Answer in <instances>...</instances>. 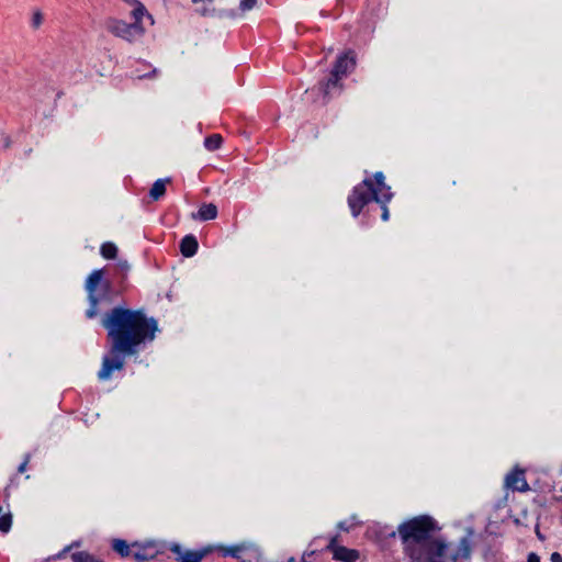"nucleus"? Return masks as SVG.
Wrapping results in <instances>:
<instances>
[{
    "instance_id": "1",
    "label": "nucleus",
    "mask_w": 562,
    "mask_h": 562,
    "mask_svg": "<svg viewBox=\"0 0 562 562\" xmlns=\"http://www.w3.org/2000/svg\"><path fill=\"white\" fill-rule=\"evenodd\" d=\"M102 326L106 329L111 341L110 355L102 359L98 372L100 381H108L115 371H122L125 357L138 351L142 346L150 344L156 338L158 323L148 317L144 310H132L116 306L102 317Z\"/></svg>"
},
{
    "instance_id": "2",
    "label": "nucleus",
    "mask_w": 562,
    "mask_h": 562,
    "mask_svg": "<svg viewBox=\"0 0 562 562\" xmlns=\"http://www.w3.org/2000/svg\"><path fill=\"white\" fill-rule=\"evenodd\" d=\"M393 193L391 187L385 183V177L382 171L373 175V178H366L356 186L348 196V205L353 217H357L362 209L372 201L381 205L382 220L385 222L390 217L387 203L392 200Z\"/></svg>"
},
{
    "instance_id": "3",
    "label": "nucleus",
    "mask_w": 562,
    "mask_h": 562,
    "mask_svg": "<svg viewBox=\"0 0 562 562\" xmlns=\"http://www.w3.org/2000/svg\"><path fill=\"white\" fill-rule=\"evenodd\" d=\"M440 531L441 527L432 516L418 515L400 524L396 531L393 530L387 536L394 538L398 535L403 552L406 553L408 548L426 542Z\"/></svg>"
},
{
    "instance_id": "4",
    "label": "nucleus",
    "mask_w": 562,
    "mask_h": 562,
    "mask_svg": "<svg viewBox=\"0 0 562 562\" xmlns=\"http://www.w3.org/2000/svg\"><path fill=\"white\" fill-rule=\"evenodd\" d=\"M85 290L88 295L89 307L86 311L88 318H94L99 314L101 303H111L113 289L111 282L105 279L104 270H93L87 278Z\"/></svg>"
},
{
    "instance_id": "5",
    "label": "nucleus",
    "mask_w": 562,
    "mask_h": 562,
    "mask_svg": "<svg viewBox=\"0 0 562 562\" xmlns=\"http://www.w3.org/2000/svg\"><path fill=\"white\" fill-rule=\"evenodd\" d=\"M449 543L442 537H434L407 549L404 553L412 562H446Z\"/></svg>"
},
{
    "instance_id": "6",
    "label": "nucleus",
    "mask_w": 562,
    "mask_h": 562,
    "mask_svg": "<svg viewBox=\"0 0 562 562\" xmlns=\"http://www.w3.org/2000/svg\"><path fill=\"white\" fill-rule=\"evenodd\" d=\"M145 15H132L133 22L127 23L117 18H110L106 20V30L115 37L122 38L128 43H134L142 38L145 34V27L142 20Z\"/></svg>"
},
{
    "instance_id": "7",
    "label": "nucleus",
    "mask_w": 562,
    "mask_h": 562,
    "mask_svg": "<svg viewBox=\"0 0 562 562\" xmlns=\"http://www.w3.org/2000/svg\"><path fill=\"white\" fill-rule=\"evenodd\" d=\"M356 67V57L352 52L344 53L337 57V60L326 82L322 83L319 89L324 98H328L333 89H339V81L346 77Z\"/></svg>"
},
{
    "instance_id": "8",
    "label": "nucleus",
    "mask_w": 562,
    "mask_h": 562,
    "mask_svg": "<svg viewBox=\"0 0 562 562\" xmlns=\"http://www.w3.org/2000/svg\"><path fill=\"white\" fill-rule=\"evenodd\" d=\"M505 487L513 492H527L530 490L529 484L525 477V470L515 467L505 476Z\"/></svg>"
},
{
    "instance_id": "9",
    "label": "nucleus",
    "mask_w": 562,
    "mask_h": 562,
    "mask_svg": "<svg viewBox=\"0 0 562 562\" xmlns=\"http://www.w3.org/2000/svg\"><path fill=\"white\" fill-rule=\"evenodd\" d=\"M132 548L134 549L133 557L137 562L153 560L160 553L157 544L153 541L146 543L133 542Z\"/></svg>"
},
{
    "instance_id": "10",
    "label": "nucleus",
    "mask_w": 562,
    "mask_h": 562,
    "mask_svg": "<svg viewBox=\"0 0 562 562\" xmlns=\"http://www.w3.org/2000/svg\"><path fill=\"white\" fill-rule=\"evenodd\" d=\"M170 551L176 554L177 562H202L196 550H182L178 543H173Z\"/></svg>"
},
{
    "instance_id": "11",
    "label": "nucleus",
    "mask_w": 562,
    "mask_h": 562,
    "mask_svg": "<svg viewBox=\"0 0 562 562\" xmlns=\"http://www.w3.org/2000/svg\"><path fill=\"white\" fill-rule=\"evenodd\" d=\"M218 211L217 206L213 203H204L202 204L196 213L192 214L193 220H198L201 222L215 220L217 217Z\"/></svg>"
},
{
    "instance_id": "12",
    "label": "nucleus",
    "mask_w": 562,
    "mask_h": 562,
    "mask_svg": "<svg viewBox=\"0 0 562 562\" xmlns=\"http://www.w3.org/2000/svg\"><path fill=\"white\" fill-rule=\"evenodd\" d=\"M360 557V553L356 549H350L341 546L340 548H336L333 552V558L337 561L341 562H356Z\"/></svg>"
},
{
    "instance_id": "13",
    "label": "nucleus",
    "mask_w": 562,
    "mask_h": 562,
    "mask_svg": "<svg viewBox=\"0 0 562 562\" xmlns=\"http://www.w3.org/2000/svg\"><path fill=\"white\" fill-rule=\"evenodd\" d=\"M198 240L193 235H187L181 239L180 251L187 258L194 256L198 251Z\"/></svg>"
},
{
    "instance_id": "14",
    "label": "nucleus",
    "mask_w": 562,
    "mask_h": 562,
    "mask_svg": "<svg viewBox=\"0 0 562 562\" xmlns=\"http://www.w3.org/2000/svg\"><path fill=\"white\" fill-rule=\"evenodd\" d=\"M471 543L467 537H463L458 544V550L453 553L450 559L452 562H457L459 559L468 560L471 557Z\"/></svg>"
},
{
    "instance_id": "15",
    "label": "nucleus",
    "mask_w": 562,
    "mask_h": 562,
    "mask_svg": "<svg viewBox=\"0 0 562 562\" xmlns=\"http://www.w3.org/2000/svg\"><path fill=\"white\" fill-rule=\"evenodd\" d=\"M171 179L170 178H162V179H157L150 191H149V196L154 200V201H157L159 200L161 196L165 195L166 193V184L168 182H170Z\"/></svg>"
},
{
    "instance_id": "16",
    "label": "nucleus",
    "mask_w": 562,
    "mask_h": 562,
    "mask_svg": "<svg viewBox=\"0 0 562 562\" xmlns=\"http://www.w3.org/2000/svg\"><path fill=\"white\" fill-rule=\"evenodd\" d=\"M112 549L120 554L122 558H127L132 553V544L130 546L123 539H114L112 541Z\"/></svg>"
},
{
    "instance_id": "17",
    "label": "nucleus",
    "mask_w": 562,
    "mask_h": 562,
    "mask_svg": "<svg viewBox=\"0 0 562 562\" xmlns=\"http://www.w3.org/2000/svg\"><path fill=\"white\" fill-rule=\"evenodd\" d=\"M100 254L105 259H113L117 254V247L111 241L103 243L100 248Z\"/></svg>"
},
{
    "instance_id": "18",
    "label": "nucleus",
    "mask_w": 562,
    "mask_h": 562,
    "mask_svg": "<svg viewBox=\"0 0 562 562\" xmlns=\"http://www.w3.org/2000/svg\"><path fill=\"white\" fill-rule=\"evenodd\" d=\"M12 526V514L11 513H2V507L0 506V531L3 533L9 532Z\"/></svg>"
},
{
    "instance_id": "19",
    "label": "nucleus",
    "mask_w": 562,
    "mask_h": 562,
    "mask_svg": "<svg viewBox=\"0 0 562 562\" xmlns=\"http://www.w3.org/2000/svg\"><path fill=\"white\" fill-rule=\"evenodd\" d=\"M71 559L72 562H103L87 551L72 553Z\"/></svg>"
},
{
    "instance_id": "20",
    "label": "nucleus",
    "mask_w": 562,
    "mask_h": 562,
    "mask_svg": "<svg viewBox=\"0 0 562 562\" xmlns=\"http://www.w3.org/2000/svg\"><path fill=\"white\" fill-rule=\"evenodd\" d=\"M243 547L240 546H233V547H217V551L221 552L223 557H233L236 559H239V553L241 552Z\"/></svg>"
},
{
    "instance_id": "21",
    "label": "nucleus",
    "mask_w": 562,
    "mask_h": 562,
    "mask_svg": "<svg viewBox=\"0 0 562 562\" xmlns=\"http://www.w3.org/2000/svg\"><path fill=\"white\" fill-rule=\"evenodd\" d=\"M222 137L218 134H213L204 139V146L209 150H216L222 145Z\"/></svg>"
},
{
    "instance_id": "22",
    "label": "nucleus",
    "mask_w": 562,
    "mask_h": 562,
    "mask_svg": "<svg viewBox=\"0 0 562 562\" xmlns=\"http://www.w3.org/2000/svg\"><path fill=\"white\" fill-rule=\"evenodd\" d=\"M44 16L40 10H36L32 14L31 25L33 29H38L43 23Z\"/></svg>"
},
{
    "instance_id": "23",
    "label": "nucleus",
    "mask_w": 562,
    "mask_h": 562,
    "mask_svg": "<svg viewBox=\"0 0 562 562\" xmlns=\"http://www.w3.org/2000/svg\"><path fill=\"white\" fill-rule=\"evenodd\" d=\"M339 538L340 536L338 533L330 537L329 542L326 546V550L333 553L336 548H340L341 546L338 544Z\"/></svg>"
},
{
    "instance_id": "24",
    "label": "nucleus",
    "mask_w": 562,
    "mask_h": 562,
    "mask_svg": "<svg viewBox=\"0 0 562 562\" xmlns=\"http://www.w3.org/2000/svg\"><path fill=\"white\" fill-rule=\"evenodd\" d=\"M214 550H217V547L206 546L203 548L198 549V553L201 554V560H203L205 557H207L210 553H212Z\"/></svg>"
},
{
    "instance_id": "25",
    "label": "nucleus",
    "mask_w": 562,
    "mask_h": 562,
    "mask_svg": "<svg viewBox=\"0 0 562 562\" xmlns=\"http://www.w3.org/2000/svg\"><path fill=\"white\" fill-rule=\"evenodd\" d=\"M255 4H256V0H241L239 8L243 11H247V10L252 9L255 7Z\"/></svg>"
},
{
    "instance_id": "26",
    "label": "nucleus",
    "mask_w": 562,
    "mask_h": 562,
    "mask_svg": "<svg viewBox=\"0 0 562 562\" xmlns=\"http://www.w3.org/2000/svg\"><path fill=\"white\" fill-rule=\"evenodd\" d=\"M29 461H30V454H27L25 457L24 461L19 465V468H18L19 473H23L25 471Z\"/></svg>"
},
{
    "instance_id": "27",
    "label": "nucleus",
    "mask_w": 562,
    "mask_h": 562,
    "mask_svg": "<svg viewBox=\"0 0 562 562\" xmlns=\"http://www.w3.org/2000/svg\"><path fill=\"white\" fill-rule=\"evenodd\" d=\"M337 528L345 532H349L350 530V526H348L346 521L338 522Z\"/></svg>"
},
{
    "instance_id": "28",
    "label": "nucleus",
    "mask_w": 562,
    "mask_h": 562,
    "mask_svg": "<svg viewBox=\"0 0 562 562\" xmlns=\"http://www.w3.org/2000/svg\"><path fill=\"white\" fill-rule=\"evenodd\" d=\"M528 562H540V558L537 553L530 552L527 558Z\"/></svg>"
},
{
    "instance_id": "29",
    "label": "nucleus",
    "mask_w": 562,
    "mask_h": 562,
    "mask_svg": "<svg viewBox=\"0 0 562 562\" xmlns=\"http://www.w3.org/2000/svg\"><path fill=\"white\" fill-rule=\"evenodd\" d=\"M550 560L551 562H562V555L559 552H553Z\"/></svg>"
},
{
    "instance_id": "30",
    "label": "nucleus",
    "mask_w": 562,
    "mask_h": 562,
    "mask_svg": "<svg viewBox=\"0 0 562 562\" xmlns=\"http://www.w3.org/2000/svg\"><path fill=\"white\" fill-rule=\"evenodd\" d=\"M214 12V10L203 8L201 10H198V13L202 16L211 15Z\"/></svg>"
},
{
    "instance_id": "31",
    "label": "nucleus",
    "mask_w": 562,
    "mask_h": 562,
    "mask_svg": "<svg viewBox=\"0 0 562 562\" xmlns=\"http://www.w3.org/2000/svg\"><path fill=\"white\" fill-rule=\"evenodd\" d=\"M120 267H121V269H122V270H124V271H127V270H128V265H127V262H126V261H121V262H120Z\"/></svg>"
},
{
    "instance_id": "32",
    "label": "nucleus",
    "mask_w": 562,
    "mask_h": 562,
    "mask_svg": "<svg viewBox=\"0 0 562 562\" xmlns=\"http://www.w3.org/2000/svg\"><path fill=\"white\" fill-rule=\"evenodd\" d=\"M193 3H200V2H209L212 3L213 0H192Z\"/></svg>"
},
{
    "instance_id": "33",
    "label": "nucleus",
    "mask_w": 562,
    "mask_h": 562,
    "mask_svg": "<svg viewBox=\"0 0 562 562\" xmlns=\"http://www.w3.org/2000/svg\"><path fill=\"white\" fill-rule=\"evenodd\" d=\"M537 536H538L540 539H542V536H541V533H540L539 531H537Z\"/></svg>"
}]
</instances>
